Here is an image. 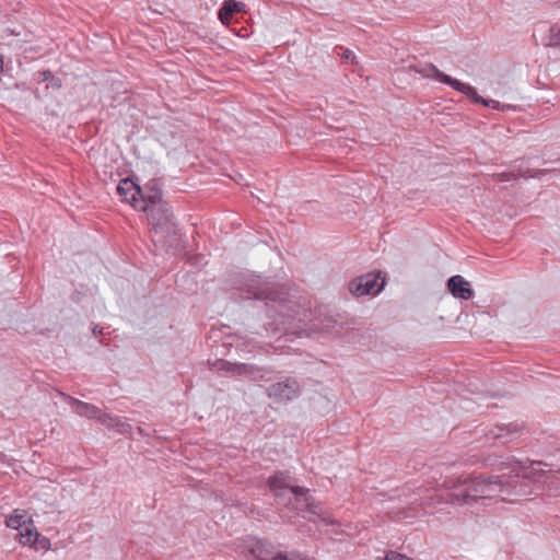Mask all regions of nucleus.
Masks as SVG:
<instances>
[{
	"mask_svg": "<svg viewBox=\"0 0 560 560\" xmlns=\"http://www.w3.org/2000/svg\"><path fill=\"white\" fill-rule=\"evenodd\" d=\"M240 298L262 301L267 317L266 326L275 332L296 337L308 336L313 330L334 337L343 335L346 323L334 316L312 320L310 310L302 306L288 292L252 281L240 289Z\"/></svg>",
	"mask_w": 560,
	"mask_h": 560,
	"instance_id": "nucleus-1",
	"label": "nucleus"
},
{
	"mask_svg": "<svg viewBox=\"0 0 560 560\" xmlns=\"http://www.w3.org/2000/svg\"><path fill=\"white\" fill-rule=\"evenodd\" d=\"M491 465H498L500 469L511 467L513 475H485L480 474L470 478H458L453 486L448 488L444 500L452 504L468 505L483 504L486 500L504 495H528L533 491L532 475L533 469L520 465L517 460L510 457H495Z\"/></svg>",
	"mask_w": 560,
	"mask_h": 560,
	"instance_id": "nucleus-2",
	"label": "nucleus"
},
{
	"mask_svg": "<svg viewBox=\"0 0 560 560\" xmlns=\"http://www.w3.org/2000/svg\"><path fill=\"white\" fill-rule=\"evenodd\" d=\"M139 211L148 213V219L155 232L167 231L175 226L174 214L171 206L164 200H158L140 206Z\"/></svg>",
	"mask_w": 560,
	"mask_h": 560,
	"instance_id": "nucleus-3",
	"label": "nucleus"
},
{
	"mask_svg": "<svg viewBox=\"0 0 560 560\" xmlns=\"http://www.w3.org/2000/svg\"><path fill=\"white\" fill-rule=\"evenodd\" d=\"M302 387L296 377L285 376L266 388L267 396L276 404H288L300 397Z\"/></svg>",
	"mask_w": 560,
	"mask_h": 560,
	"instance_id": "nucleus-4",
	"label": "nucleus"
},
{
	"mask_svg": "<svg viewBox=\"0 0 560 560\" xmlns=\"http://www.w3.org/2000/svg\"><path fill=\"white\" fill-rule=\"evenodd\" d=\"M385 277H382V272H369L352 279L349 284L350 293L355 296L376 295L385 287Z\"/></svg>",
	"mask_w": 560,
	"mask_h": 560,
	"instance_id": "nucleus-5",
	"label": "nucleus"
},
{
	"mask_svg": "<svg viewBox=\"0 0 560 560\" xmlns=\"http://www.w3.org/2000/svg\"><path fill=\"white\" fill-rule=\"evenodd\" d=\"M292 494L298 505H301V511H306L311 514L317 515L320 520L326 524H334L335 522L330 520L328 516L323 515L322 513V504L320 502L315 501V499L310 493V489L304 487H294L292 488ZM299 509V506H296Z\"/></svg>",
	"mask_w": 560,
	"mask_h": 560,
	"instance_id": "nucleus-6",
	"label": "nucleus"
},
{
	"mask_svg": "<svg viewBox=\"0 0 560 560\" xmlns=\"http://www.w3.org/2000/svg\"><path fill=\"white\" fill-rule=\"evenodd\" d=\"M215 366L219 371H224L233 375L247 376L252 381L264 378L261 369L249 363H232L226 360H218Z\"/></svg>",
	"mask_w": 560,
	"mask_h": 560,
	"instance_id": "nucleus-7",
	"label": "nucleus"
},
{
	"mask_svg": "<svg viewBox=\"0 0 560 560\" xmlns=\"http://www.w3.org/2000/svg\"><path fill=\"white\" fill-rule=\"evenodd\" d=\"M524 427L516 422H510L508 424H497L487 434L488 440L498 441L502 445H506L516 440L523 432Z\"/></svg>",
	"mask_w": 560,
	"mask_h": 560,
	"instance_id": "nucleus-8",
	"label": "nucleus"
},
{
	"mask_svg": "<svg viewBox=\"0 0 560 560\" xmlns=\"http://www.w3.org/2000/svg\"><path fill=\"white\" fill-rule=\"evenodd\" d=\"M457 92H460L463 93L464 95H466L471 102L476 103V104H481L486 107H489V108H492V109H500V110H515L516 109V106L514 105H511V104H501L499 101L497 100H491V98H485L482 96H480L476 90V88H474L472 85L468 84V83H462V86L458 89Z\"/></svg>",
	"mask_w": 560,
	"mask_h": 560,
	"instance_id": "nucleus-9",
	"label": "nucleus"
},
{
	"mask_svg": "<svg viewBox=\"0 0 560 560\" xmlns=\"http://www.w3.org/2000/svg\"><path fill=\"white\" fill-rule=\"evenodd\" d=\"M117 192L122 200L129 202L135 209L139 210L141 206L140 198L142 196V187L135 183L131 177L122 178L118 186Z\"/></svg>",
	"mask_w": 560,
	"mask_h": 560,
	"instance_id": "nucleus-10",
	"label": "nucleus"
},
{
	"mask_svg": "<svg viewBox=\"0 0 560 560\" xmlns=\"http://www.w3.org/2000/svg\"><path fill=\"white\" fill-rule=\"evenodd\" d=\"M267 486L277 498H283L288 490L292 493V488L295 487L292 483V477L287 470H278L269 476Z\"/></svg>",
	"mask_w": 560,
	"mask_h": 560,
	"instance_id": "nucleus-11",
	"label": "nucleus"
},
{
	"mask_svg": "<svg viewBox=\"0 0 560 560\" xmlns=\"http://www.w3.org/2000/svg\"><path fill=\"white\" fill-rule=\"evenodd\" d=\"M416 71L420 73L424 78H433L436 81L450 85L454 90L458 91L462 86V81L452 78L451 75L442 72L433 63H425L422 67L416 68Z\"/></svg>",
	"mask_w": 560,
	"mask_h": 560,
	"instance_id": "nucleus-12",
	"label": "nucleus"
},
{
	"mask_svg": "<svg viewBox=\"0 0 560 560\" xmlns=\"http://www.w3.org/2000/svg\"><path fill=\"white\" fill-rule=\"evenodd\" d=\"M247 551L256 560H275L277 553L276 547L272 542L266 539H255L247 546Z\"/></svg>",
	"mask_w": 560,
	"mask_h": 560,
	"instance_id": "nucleus-13",
	"label": "nucleus"
},
{
	"mask_svg": "<svg viewBox=\"0 0 560 560\" xmlns=\"http://www.w3.org/2000/svg\"><path fill=\"white\" fill-rule=\"evenodd\" d=\"M448 292L456 299L469 300L474 296L470 283L459 275L452 276L446 282Z\"/></svg>",
	"mask_w": 560,
	"mask_h": 560,
	"instance_id": "nucleus-14",
	"label": "nucleus"
},
{
	"mask_svg": "<svg viewBox=\"0 0 560 560\" xmlns=\"http://www.w3.org/2000/svg\"><path fill=\"white\" fill-rule=\"evenodd\" d=\"M246 4L236 0H224L218 11V19L224 25H229L236 13L245 12Z\"/></svg>",
	"mask_w": 560,
	"mask_h": 560,
	"instance_id": "nucleus-15",
	"label": "nucleus"
},
{
	"mask_svg": "<svg viewBox=\"0 0 560 560\" xmlns=\"http://www.w3.org/2000/svg\"><path fill=\"white\" fill-rule=\"evenodd\" d=\"M160 179L153 178L149 180L144 188H142L141 205L163 200Z\"/></svg>",
	"mask_w": 560,
	"mask_h": 560,
	"instance_id": "nucleus-16",
	"label": "nucleus"
},
{
	"mask_svg": "<svg viewBox=\"0 0 560 560\" xmlns=\"http://www.w3.org/2000/svg\"><path fill=\"white\" fill-rule=\"evenodd\" d=\"M97 421L109 429H115L117 432L121 434L129 432V430L131 429V425L121 421L119 417L112 416L109 413H105L102 411L97 418Z\"/></svg>",
	"mask_w": 560,
	"mask_h": 560,
	"instance_id": "nucleus-17",
	"label": "nucleus"
},
{
	"mask_svg": "<svg viewBox=\"0 0 560 560\" xmlns=\"http://www.w3.org/2000/svg\"><path fill=\"white\" fill-rule=\"evenodd\" d=\"M73 409L81 417L96 420L102 411L98 407L78 399L73 400Z\"/></svg>",
	"mask_w": 560,
	"mask_h": 560,
	"instance_id": "nucleus-18",
	"label": "nucleus"
},
{
	"mask_svg": "<svg viewBox=\"0 0 560 560\" xmlns=\"http://www.w3.org/2000/svg\"><path fill=\"white\" fill-rule=\"evenodd\" d=\"M20 542L24 546H36L38 538L40 537L39 533L35 528L24 527L23 530L20 532Z\"/></svg>",
	"mask_w": 560,
	"mask_h": 560,
	"instance_id": "nucleus-19",
	"label": "nucleus"
},
{
	"mask_svg": "<svg viewBox=\"0 0 560 560\" xmlns=\"http://www.w3.org/2000/svg\"><path fill=\"white\" fill-rule=\"evenodd\" d=\"M549 33V43L547 46L560 47V25H552Z\"/></svg>",
	"mask_w": 560,
	"mask_h": 560,
	"instance_id": "nucleus-20",
	"label": "nucleus"
},
{
	"mask_svg": "<svg viewBox=\"0 0 560 560\" xmlns=\"http://www.w3.org/2000/svg\"><path fill=\"white\" fill-rule=\"evenodd\" d=\"M275 560H313V559L304 558L298 551H290V552L279 551L277 553V557L275 558Z\"/></svg>",
	"mask_w": 560,
	"mask_h": 560,
	"instance_id": "nucleus-21",
	"label": "nucleus"
},
{
	"mask_svg": "<svg viewBox=\"0 0 560 560\" xmlns=\"http://www.w3.org/2000/svg\"><path fill=\"white\" fill-rule=\"evenodd\" d=\"M23 518H24L23 515H19V514L10 515L7 518L5 524L8 527L18 529V528L22 527V525L25 524V521Z\"/></svg>",
	"mask_w": 560,
	"mask_h": 560,
	"instance_id": "nucleus-22",
	"label": "nucleus"
},
{
	"mask_svg": "<svg viewBox=\"0 0 560 560\" xmlns=\"http://www.w3.org/2000/svg\"><path fill=\"white\" fill-rule=\"evenodd\" d=\"M384 560H412V559L407 557L406 555L390 550L385 555Z\"/></svg>",
	"mask_w": 560,
	"mask_h": 560,
	"instance_id": "nucleus-23",
	"label": "nucleus"
},
{
	"mask_svg": "<svg viewBox=\"0 0 560 560\" xmlns=\"http://www.w3.org/2000/svg\"><path fill=\"white\" fill-rule=\"evenodd\" d=\"M340 57L345 61L351 60L352 63H357V61H355L357 58L350 49H343Z\"/></svg>",
	"mask_w": 560,
	"mask_h": 560,
	"instance_id": "nucleus-24",
	"label": "nucleus"
},
{
	"mask_svg": "<svg viewBox=\"0 0 560 560\" xmlns=\"http://www.w3.org/2000/svg\"><path fill=\"white\" fill-rule=\"evenodd\" d=\"M55 80V77L50 70H44L39 72V81L46 82V81H52Z\"/></svg>",
	"mask_w": 560,
	"mask_h": 560,
	"instance_id": "nucleus-25",
	"label": "nucleus"
},
{
	"mask_svg": "<svg viewBox=\"0 0 560 560\" xmlns=\"http://www.w3.org/2000/svg\"><path fill=\"white\" fill-rule=\"evenodd\" d=\"M82 298H83V293H82V292H80V291H78V290H75V291L71 294V296H70L71 301H72V302H74V303H77V304L81 302Z\"/></svg>",
	"mask_w": 560,
	"mask_h": 560,
	"instance_id": "nucleus-26",
	"label": "nucleus"
},
{
	"mask_svg": "<svg viewBox=\"0 0 560 560\" xmlns=\"http://www.w3.org/2000/svg\"><path fill=\"white\" fill-rule=\"evenodd\" d=\"M37 545H39L42 548H47L50 542L47 538L43 537V538H38V541H37Z\"/></svg>",
	"mask_w": 560,
	"mask_h": 560,
	"instance_id": "nucleus-27",
	"label": "nucleus"
},
{
	"mask_svg": "<svg viewBox=\"0 0 560 560\" xmlns=\"http://www.w3.org/2000/svg\"><path fill=\"white\" fill-rule=\"evenodd\" d=\"M92 332L95 337H97L103 334V327H101L100 325H95L92 329Z\"/></svg>",
	"mask_w": 560,
	"mask_h": 560,
	"instance_id": "nucleus-28",
	"label": "nucleus"
},
{
	"mask_svg": "<svg viewBox=\"0 0 560 560\" xmlns=\"http://www.w3.org/2000/svg\"><path fill=\"white\" fill-rule=\"evenodd\" d=\"M3 66H4V62H3V57L0 56V73L3 72Z\"/></svg>",
	"mask_w": 560,
	"mask_h": 560,
	"instance_id": "nucleus-29",
	"label": "nucleus"
},
{
	"mask_svg": "<svg viewBox=\"0 0 560 560\" xmlns=\"http://www.w3.org/2000/svg\"><path fill=\"white\" fill-rule=\"evenodd\" d=\"M55 82L52 83L54 86H57V88H60V80L59 79H55L54 80Z\"/></svg>",
	"mask_w": 560,
	"mask_h": 560,
	"instance_id": "nucleus-30",
	"label": "nucleus"
}]
</instances>
